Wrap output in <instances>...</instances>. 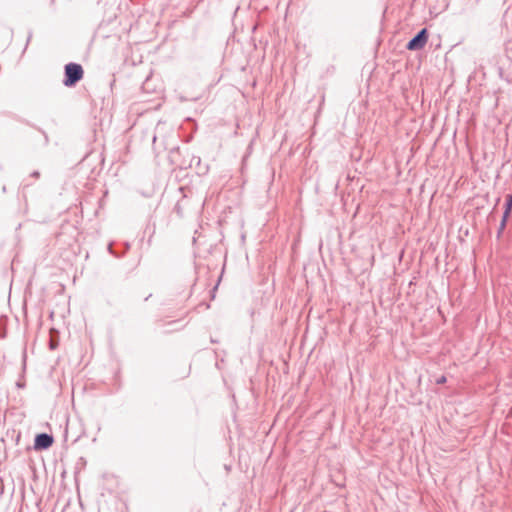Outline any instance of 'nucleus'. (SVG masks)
I'll return each instance as SVG.
<instances>
[{
  "label": "nucleus",
  "mask_w": 512,
  "mask_h": 512,
  "mask_svg": "<svg viewBox=\"0 0 512 512\" xmlns=\"http://www.w3.org/2000/svg\"><path fill=\"white\" fill-rule=\"evenodd\" d=\"M84 76V70L80 64L69 63L65 66L64 85L71 87L80 81Z\"/></svg>",
  "instance_id": "f257e3e1"
},
{
  "label": "nucleus",
  "mask_w": 512,
  "mask_h": 512,
  "mask_svg": "<svg viewBox=\"0 0 512 512\" xmlns=\"http://www.w3.org/2000/svg\"><path fill=\"white\" fill-rule=\"evenodd\" d=\"M428 41V32L427 29H422L413 39H411L407 44V49L414 51L420 50L424 48Z\"/></svg>",
  "instance_id": "f03ea898"
},
{
  "label": "nucleus",
  "mask_w": 512,
  "mask_h": 512,
  "mask_svg": "<svg viewBox=\"0 0 512 512\" xmlns=\"http://www.w3.org/2000/svg\"><path fill=\"white\" fill-rule=\"evenodd\" d=\"M53 443L52 436L48 434H39L35 438V448L36 449H46L49 448Z\"/></svg>",
  "instance_id": "7ed1b4c3"
},
{
  "label": "nucleus",
  "mask_w": 512,
  "mask_h": 512,
  "mask_svg": "<svg viewBox=\"0 0 512 512\" xmlns=\"http://www.w3.org/2000/svg\"><path fill=\"white\" fill-rule=\"evenodd\" d=\"M512 209V194L508 197L507 203H506V209L503 215V219L501 222V228L503 229L506 225V221L509 217L510 210Z\"/></svg>",
  "instance_id": "20e7f679"
}]
</instances>
